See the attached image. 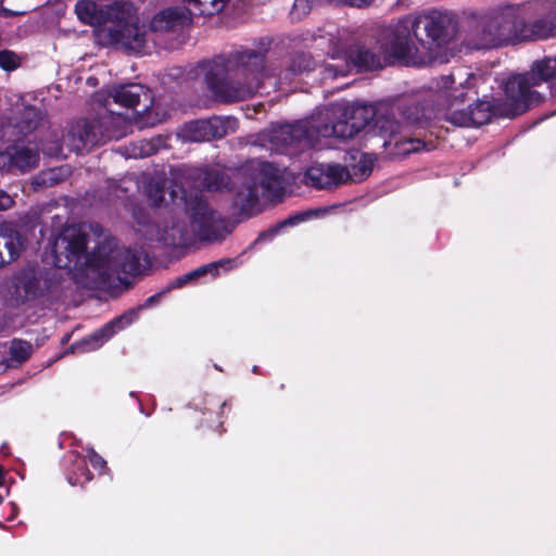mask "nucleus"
I'll return each instance as SVG.
<instances>
[{"label": "nucleus", "instance_id": "obj_1", "mask_svg": "<svg viewBox=\"0 0 556 556\" xmlns=\"http://www.w3.org/2000/svg\"><path fill=\"white\" fill-rule=\"evenodd\" d=\"M87 235L68 226L51 244L53 264L67 269L66 275L87 289H106L118 285L128 287L127 277L141 274L143 253L139 249L119 245L115 238H104L87 253Z\"/></svg>", "mask_w": 556, "mask_h": 556}, {"label": "nucleus", "instance_id": "obj_2", "mask_svg": "<svg viewBox=\"0 0 556 556\" xmlns=\"http://www.w3.org/2000/svg\"><path fill=\"white\" fill-rule=\"evenodd\" d=\"M556 36V3L532 1L502 4L470 13L463 42L473 50L494 49Z\"/></svg>", "mask_w": 556, "mask_h": 556}, {"label": "nucleus", "instance_id": "obj_3", "mask_svg": "<svg viewBox=\"0 0 556 556\" xmlns=\"http://www.w3.org/2000/svg\"><path fill=\"white\" fill-rule=\"evenodd\" d=\"M177 191H170V199L175 204L173 210L161 224L151 226L144 235L170 248H188L195 242H218L230 232L231 226L218 211H216L198 192L181 190L179 202H176Z\"/></svg>", "mask_w": 556, "mask_h": 556}, {"label": "nucleus", "instance_id": "obj_4", "mask_svg": "<svg viewBox=\"0 0 556 556\" xmlns=\"http://www.w3.org/2000/svg\"><path fill=\"white\" fill-rule=\"evenodd\" d=\"M202 187L208 191L228 190L232 206L244 217L261 212V200H280L285 193L286 170L273 163L253 159L237 168L231 176L218 169L204 173Z\"/></svg>", "mask_w": 556, "mask_h": 556}, {"label": "nucleus", "instance_id": "obj_5", "mask_svg": "<svg viewBox=\"0 0 556 556\" xmlns=\"http://www.w3.org/2000/svg\"><path fill=\"white\" fill-rule=\"evenodd\" d=\"M198 67L208 90L222 102L245 100L274 77L265 65V53L248 48L201 62Z\"/></svg>", "mask_w": 556, "mask_h": 556}, {"label": "nucleus", "instance_id": "obj_6", "mask_svg": "<svg viewBox=\"0 0 556 556\" xmlns=\"http://www.w3.org/2000/svg\"><path fill=\"white\" fill-rule=\"evenodd\" d=\"M77 18L90 26L112 22L110 27L97 31L100 43L116 46L121 49L141 53L148 42V33L143 25H139L137 9L129 1L124 0H78L75 4Z\"/></svg>", "mask_w": 556, "mask_h": 556}, {"label": "nucleus", "instance_id": "obj_7", "mask_svg": "<svg viewBox=\"0 0 556 556\" xmlns=\"http://www.w3.org/2000/svg\"><path fill=\"white\" fill-rule=\"evenodd\" d=\"M348 30L330 26L327 30H318L314 41L317 48L328 47L327 54L330 61L323 64L321 75L324 79H334L346 76L353 67L364 71H372L383 67L387 56L380 51L376 53L368 48L361 47L356 52L348 51L350 46Z\"/></svg>", "mask_w": 556, "mask_h": 556}, {"label": "nucleus", "instance_id": "obj_8", "mask_svg": "<svg viewBox=\"0 0 556 556\" xmlns=\"http://www.w3.org/2000/svg\"><path fill=\"white\" fill-rule=\"evenodd\" d=\"M477 76L472 73L467 74L466 80L456 84V75L451 74L442 76L438 81V87L444 97L445 119L453 125L459 127H479L490 122L493 115L506 117L497 112V106L504 105L505 97L495 100L493 103L489 101L478 100L473 105H469L466 110L458 106L468 98L469 93L476 94L473 90Z\"/></svg>", "mask_w": 556, "mask_h": 556}, {"label": "nucleus", "instance_id": "obj_9", "mask_svg": "<svg viewBox=\"0 0 556 556\" xmlns=\"http://www.w3.org/2000/svg\"><path fill=\"white\" fill-rule=\"evenodd\" d=\"M377 43L384 56L408 66H426L435 61V53L431 47H426L413 14L381 29Z\"/></svg>", "mask_w": 556, "mask_h": 556}, {"label": "nucleus", "instance_id": "obj_10", "mask_svg": "<svg viewBox=\"0 0 556 556\" xmlns=\"http://www.w3.org/2000/svg\"><path fill=\"white\" fill-rule=\"evenodd\" d=\"M403 121L399 122L389 116H379L376 119V127L384 138L383 147L394 146L393 153L396 155H407L421 150H431L432 143L422 139L410 138L407 132L412 126L421 127L432 117L431 113L415 99H402L396 105Z\"/></svg>", "mask_w": 556, "mask_h": 556}, {"label": "nucleus", "instance_id": "obj_11", "mask_svg": "<svg viewBox=\"0 0 556 556\" xmlns=\"http://www.w3.org/2000/svg\"><path fill=\"white\" fill-rule=\"evenodd\" d=\"M68 279L56 270L43 271L24 267L16 271L4 287V299L13 307L36 300L58 301L67 288Z\"/></svg>", "mask_w": 556, "mask_h": 556}, {"label": "nucleus", "instance_id": "obj_12", "mask_svg": "<svg viewBox=\"0 0 556 556\" xmlns=\"http://www.w3.org/2000/svg\"><path fill=\"white\" fill-rule=\"evenodd\" d=\"M556 78V58H544L535 62L529 73L514 75L504 85V105L497 112L506 117H515L540 104L543 96L533 89L543 81Z\"/></svg>", "mask_w": 556, "mask_h": 556}, {"label": "nucleus", "instance_id": "obj_13", "mask_svg": "<svg viewBox=\"0 0 556 556\" xmlns=\"http://www.w3.org/2000/svg\"><path fill=\"white\" fill-rule=\"evenodd\" d=\"M131 129L130 119L103 109L93 119H80L70 130L71 148L77 153L110 140H119Z\"/></svg>", "mask_w": 556, "mask_h": 556}, {"label": "nucleus", "instance_id": "obj_14", "mask_svg": "<svg viewBox=\"0 0 556 556\" xmlns=\"http://www.w3.org/2000/svg\"><path fill=\"white\" fill-rule=\"evenodd\" d=\"M319 124H315L323 138L348 139L354 137L375 118V111L368 104L333 103L317 110Z\"/></svg>", "mask_w": 556, "mask_h": 556}, {"label": "nucleus", "instance_id": "obj_15", "mask_svg": "<svg viewBox=\"0 0 556 556\" xmlns=\"http://www.w3.org/2000/svg\"><path fill=\"white\" fill-rule=\"evenodd\" d=\"M317 119L319 118L316 112L308 119L275 126L261 135L262 144L267 141L268 149L277 153H290L291 149L301 151L308 148H320L319 140L323 136L315 127V124H319Z\"/></svg>", "mask_w": 556, "mask_h": 556}, {"label": "nucleus", "instance_id": "obj_16", "mask_svg": "<svg viewBox=\"0 0 556 556\" xmlns=\"http://www.w3.org/2000/svg\"><path fill=\"white\" fill-rule=\"evenodd\" d=\"M417 30L424 29L426 34L425 45L431 47L439 55V50L450 43L457 35L458 21L456 15L450 11L425 10L413 14Z\"/></svg>", "mask_w": 556, "mask_h": 556}, {"label": "nucleus", "instance_id": "obj_17", "mask_svg": "<svg viewBox=\"0 0 556 556\" xmlns=\"http://www.w3.org/2000/svg\"><path fill=\"white\" fill-rule=\"evenodd\" d=\"M162 293H155L149 296L141 305L131 308L121 316L106 323L103 327L96 330L89 337L83 340L81 345L86 346L85 350L91 351L99 349L104 342L110 340L114 334L130 326L138 319L140 311L149 308L160 301Z\"/></svg>", "mask_w": 556, "mask_h": 556}, {"label": "nucleus", "instance_id": "obj_18", "mask_svg": "<svg viewBox=\"0 0 556 556\" xmlns=\"http://www.w3.org/2000/svg\"><path fill=\"white\" fill-rule=\"evenodd\" d=\"M237 119L232 117L213 116L206 119H198L187 123L179 131L184 141L201 142L215 138H222L228 132H233Z\"/></svg>", "mask_w": 556, "mask_h": 556}, {"label": "nucleus", "instance_id": "obj_19", "mask_svg": "<svg viewBox=\"0 0 556 556\" xmlns=\"http://www.w3.org/2000/svg\"><path fill=\"white\" fill-rule=\"evenodd\" d=\"M350 169L341 164H314L305 173L306 182L318 189L336 188L350 180Z\"/></svg>", "mask_w": 556, "mask_h": 556}, {"label": "nucleus", "instance_id": "obj_20", "mask_svg": "<svg viewBox=\"0 0 556 556\" xmlns=\"http://www.w3.org/2000/svg\"><path fill=\"white\" fill-rule=\"evenodd\" d=\"M113 100L115 103L128 109H136L142 105L141 111L146 116L150 117L153 110L152 92L149 88L140 84H126L118 86L113 91Z\"/></svg>", "mask_w": 556, "mask_h": 556}, {"label": "nucleus", "instance_id": "obj_21", "mask_svg": "<svg viewBox=\"0 0 556 556\" xmlns=\"http://www.w3.org/2000/svg\"><path fill=\"white\" fill-rule=\"evenodd\" d=\"M192 22V13L186 7L167 8L156 13L150 22L153 33L175 31Z\"/></svg>", "mask_w": 556, "mask_h": 556}, {"label": "nucleus", "instance_id": "obj_22", "mask_svg": "<svg viewBox=\"0 0 556 556\" xmlns=\"http://www.w3.org/2000/svg\"><path fill=\"white\" fill-rule=\"evenodd\" d=\"M13 160V167L22 173L27 172L37 166L39 162V153L36 149L29 147H10Z\"/></svg>", "mask_w": 556, "mask_h": 556}, {"label": "nucleus", "instance_id": "obj_23", "mask_svg": "<svg viewBox=\"0 0 556 556\" xmlns=\"http://www.w3.org/2000/svg\"><path fill=\"white\" fill-rule=\"evenodd\" d=\"M160 139L139 140L130 142L123 148L122 154L127 159H142L154 154L159 150Z\"/></svg>", "mask_w": 556, "mask_h": 556}, {"label": "nucleus", "instance_id": "obj_24", "mask_svg": "<svg viewBox=\"0 0 556 556\" xmlns=\"http://www.w3.org/2000/svg\"><path fill=\"white\" fill-rule=\"evenodd\" d=\"M167 180L165 178H148L143 184V193L150 201L151 205L160 206L166 194Z\"/></svg>", "mask_w": 556, "mask_h": 556}, {"label": "nucleus", "instance_id": "obj_25", "mask_svg": "<svg viewBox=\"0 0 556 556\" xmlns=\"http://www.w3.org/2000/svg\"><path fill=\"white\" fill-rule=\"evenodd\" d=\"M376 157L369 153H362L356 164L352 165L350 170V180L362 181L372 172Z\"/></svg>", "mask_w": 556, "mask_h": 556}, {"label": "nucleus", "instance_id": "obj_26", "mask_svg": "<svg viewBox=\"0 0 556 556\" xmlns=\"http://www.w3.org/2000/svg\"><path fill=\"white\" fill-rule=\"evenodd\" d=\"M33 353V346L29 342L21 339H14L10 344V365H20L26 362Z\"/></svg>", "mask_w": 556, "mask_h": 556}, {"label": "nucleus", "instance_id": "obj_27", "mask_svg": "<svg viewBox=\"0 0 556 556\" xmlns=\"http://www.w3.org/2000/svg\"><path fill=\"white\" fill-rule=\"evenodd\" d=\"M308 216H311V213L305 212V213H301V214L289 217L288 219L277 224L273 228L261 232L258 235V237L256 238V240L254 241V244L262 242V241H270L286 226L296 225L298 223L305 220Z\"/></svg>", "mask_w": 556, "mask_h": 556}, {"label": "nucleus", "instance_id": "obj_28", "mask_svg": "<svg viewBox=\"0 0 556 556\" xmlns=\"http://www.w3.org/2000/svg\"><path fill=\"white\" fill-rule=\"evenodd\" d=\"M315 66L316 63L309 54L300 53L292 59L287 75L289 73L292 75L308 73L315 70Z\"/></svg>", "mask_w": 556, "mask_h": 556}, {"label": "nucleus", "instance_id": "obj_29", "mask_svg": "<svg viewBox=\"0 0 556 556\" xmlns=\"http://www.w3.org/2000/svg\"><path fill=\"white\" fill-rule=\"evenodd\" d=\"M191 5H193L197 10H199L200 14L203 15H214L220 12L228 0H182Z\"/></svg>", "mask_w": 556, "mask_h": 556}, {"label": "nucleus", "instance_id": "obj_30", "mask_svg": "<svg viewBox=\"0 0 556 556\" xmlns=\"http://www.w3.org/2000/svg\"><path fill=\"white\" fill-rule=\"evenodd\" d=\"M75 462L77 470H74L73 473L67 476V481L71 485H83L92 479V475L86 467V460L84 457L77 455Z\"/></svg>", "mask_w": 556, "mask_h": 556}, {"label": "nucleus", "instance_id": "obj_31", "mask_svg": "<svg viewBox=\"0 0 556 556\" xmlns=\"http://www.w3.org/2000/svg\"><path fill=\"white\" fill-rule=\"evenodd\" d=\"M5 239V248L10 254V261L15 260L22 249V238L20 233L13 229H2L0 233Z\"/></svg>", "mask_w": 556, "mask_h": 556}, {"label": "nucleus", "instance_id": "obj_32", "mask_svg": "<svg viewBox=\"0 0 556 556\" xmlns=\"http://www.w3.org/2000/svg\"><path fill=\"white\" fill-rule=\"evenodd\" d=\"M231 264H232V262L230 260H222V261H217V262H213V263L200 266L192 271H193L195 279L199 277H202L204 275H211L212 277L215 278L218 276V274H219L218 270L220 267L230 269Z\"/></svg>", "mask_w": 556, "mask_h": 556}, {"label": "nucleus", "instance_id": "obj_33", "mask_svg": "<svg viewBox=\"0 0 556 556\" xmlns=\"http://www.w3.org/2000/svg\"><path fill=\"white\" fill-rule=\"evenodd\" d=\"M40 118V112L31 105H28L24 110V117L22 121V129L25 131H30L35 129L38 125V121Z\"/></svg>", "mask_w": 556, "mask_h": 556}, {"label": "nucleus", "instance_id": "obj_34", "mask_svg": "<svg viewBox=\"0 0 556 556\" xmlns=\"http://www.w3.org/2000/svg\"><path fill=\"white\" fill-rule=\"evenodd\" d=\"M21 64V58L13 51H0V67L4 71H14Z\"/></svg>", "mask_w": 556, "mask_h": 556}, {"label": "nucleus", "instance_id": "obj_35", "mask_svg": "<svg viewBox=\"0 0 556 556\" xmlns=\"http://www.w3.org/2000/svg\"><path fill=\"white\" fill-rule=\"evenodd\" d=\"M84 458L88 459L96 469H103L106 465L104 458L99 455L92 447L87 448V455Z\"/></svg>", "mask_w": 556, "mask_h": 556}, {"label": "nucleus", "instance_id": "obj_36", "mask_svg": "<svg viewBox=\"0 0 556 556\" xmlns=\"http://www.w3.org/2000/svg\"><path fill=\"white\" fill-rule=\"evenodd\" d=\"M13 167V160L10 152V147L5 150L0 152V170H12Z\"/></svg>", "mask_w": 556, "mask_h": 556}, {"label": "nucleus", "instance_id": "obj_37", "mask_svg": "<svg viewBox=\"0 0 556 556\" xmlns=\"http://www.w3.org/2000/svg\"><path fill=\"white\" fill-rule=\"evenodd\" d=\"M195 277L193 275V271H189L178 278H176L167 288V290H170V289H176V288H181L182 286H185L187 282L189 281H192L194 280Z\"/></svg>", "mask_w": 556, "mask_h": 556}, {"label": "nucleus", "instance_id": "obj_38", "mask_svg": "<svg viewBox=\"0 0 556 556\" xmlns=\"http://www.w3.org/2000/svg\"><path fill=\"white\" fill-rule=\"evenodd\" d=\"M338 3L352 8H364L370 5L374 0H336Z\"/></svg>", "mask_w": 556, "mask_h": 556}, {"label": "nucleus", "instance_id": "obj_39", "mask_svg": "<svg viewBox=\"0 0 556 556\" xmlns=\"http://www.w3.org/2000/svg\"><path fill=\"white\" fill-rule=\"evenodd\" d=\"M12 197L3 190H0V211L10 208L13 205Z\"/></svg>", "mask_w": 556, "mask_h": 556}, {"label": "nucleus", "instance_id": "obj_40", "mask_svg": "<svg viewBox=\"0 0 556 556\" xmlns=\"http://www.w3.org/2000/svg\"><path fill=\"white\" fill-rule=\"evenodd\" d=\"M47 180H49L50 182L56 181L53 170L43 174V181L46 182Z\"/></svg>", "mask_w": 556, "mask_h": 556}, {"label": "nucleus", "instance_id": "obj_41", "mask_svg": "<svg viewBox=\"0 0 556 556\" xmlns=\"http://www.w3.org/2000/svg\"><path fill=\"white\" fill-rule=\"evenodd\" d=\"M4 484V471L3 468L0 466V486Z\"/></svg>", "mask_w": 556, "mask_h": 556}, {"label": "nucleus", "instance_id": "obj_42", "mask_svg": "<svg viewBox=\"0 0 556 556\" xmlns=\"http://www.w3.org/2000/svg\"><path fill=\"white\" fill-rule=\"evenodd\" d=\"M3 12L8 15H16V14H22V12H13V11H10V10H7V9H3Z\"/></svg>", "mask_w": 556, "mask_h": 556}, {"label": "nucleus", "instance_id": "obj_43", "mask_svg": "<svg viewBox=\"0 0 556 556\" xmlns=\"http://www.w3.org/2000/svg\"><path fill=\"white\" fill-rule=\"evenodd\" d=\"M101 101H102V99H101V94H100V93H97V94L94 96V102H101Z\"/></svg>", "mask_w": 556, "mask_h": 556}, {"label": "nucleus", "instance_id": "obj_44", "mask_svg": "<svg viewBox=\"0 0 556 556\" xmlns=\"http://www.w3.org/2000/svg\"><path fill=\"white\" fill-rule=\"evenodd\" d=\"M87 83H88L89 85H92V86H93V85H94V83H96V78H91V77H90V78H88Z\"/></svg>", "mask_w": 556, "mask_h": 556}, {"label": "nucleus", "instance_id": "obj_45", "mask_svg": "<svg viewBox=\"0 0 556 556\" xmlns=\"http://www.w3.org/2000/svg\"><path fill=\"white\" fill-rule=\"evenodd\" d=\"M12 508H13V515L16 514V505L14 503H12Z\"/></svg>", "mask_w": 556, "mask_h": 556}, {"label": "nucleus", "instance_id": "obj_46", "mask_svg": "<svg viewBox=\"0 0 556 556\" xmlns=\"http://www.w3.org/2000/svg\"><path fill=\"white\" fill-rule=\"evenodd\" d=\"M257 369H258L257 366H254L252 370H253V372H257Z\"/></svg>", "mask_w": 556, "mask_h": 556}, {"label": "nucleus", "instance_id": "obj_47", "mask_svg": "<svg viewBox=\"0 0 556 556\" xmlns=\"http://www.w3.org/2000/svg\"><path fill=\"white\" fill-rule=\"evenodd\" d=\"M164 118H165V115H163L162 117L157 118V121L162 122Z\"/></svg>", "mask_w": 556, "mask_h": 556}, {"label": "nucleus", "instance_id": "obj_48", "mask_svg": "<svg viewBox=\"0 0 556 556\" xmlns=\"http://www.w3.org/2000/svg\"><path fill=\"white\" fill-rule=\"evenodd\" d=\"M3 503V496L0 494V504Z\"/></svg>", "mask_w": 556, "mask_h": 556}, {"label": "nucleus", "instance_id": "obj_49", "mask_svg": "<svg viewBox=\"0 0 556 556\" xmlns=\"http://www.w3.org/2000/svg\"><path fill=\"white\" fill-rule=\"evenodd\" d=\"M406 0H399L400 3L404 4Z\"/></svg>", "mask_w": 556, "mask_h": 556}]
</instances>
